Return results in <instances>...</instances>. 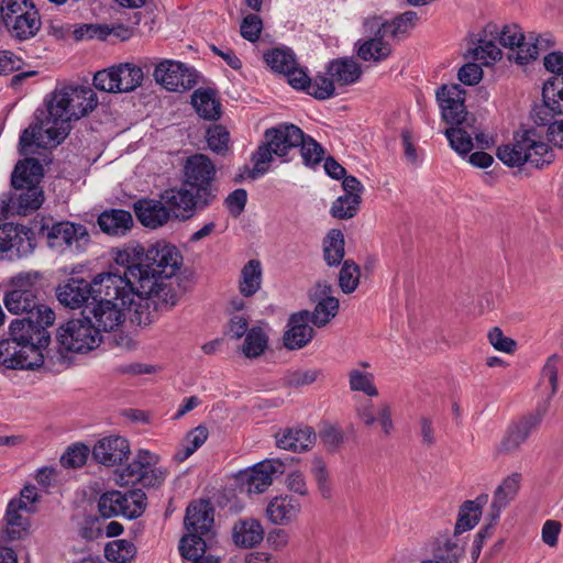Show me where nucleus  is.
Segmentation results:
<instances>
[{
    "label": "nucleus",
    "mask_w": 563,
    "mask_h": 563,
    "mask_svg": "<svg viewBox=\"0 0 563 563\" xmlns=\"http://www.w3.org/2000/svg\"><path fill=\"white\" fill-rule=\"evenodd\" d=\"M126 285L119 276L100 277L96 284L97 295L82 311L100 334L117 331L125 320V310L133 311V321L139 324H148L139 320L141 316L139 312L147 307L145 300L122 290Z\"/></svg>",
    "instance_id": "20e7f679"
},
{
    "label": "nucleus",
    "mask_w": 563,
    "mask_h": 563,
    "mask_svg": "<svg viewBox=\"0 0 563 563\" xmlns=\"http://www.w3.org/2000/svg\"><path fill=\"white\" fill-rule=\"evenodd\" d=\"M522 475L520 473H512L507 476L500 485L495 489L490 510L488 516L492 522H496L503 509H505L510 501H512L519 490Z\"/></svg>",
    "instance_id": "473e14b6"
},
{
    "label": "nucleus",
    "mask_w": 563,
    "mask_h": 563,
    "mask_svg": "<svg viewBox=\"0 0 563 563\" xmlns=\"http://www.w3.org/2000/svg\"><path fill=\"white\" fill-rule=\"evenodd\" d=\"M349 385L352 391H362L369 397L378 395V390L374 385V376L371 373L352 369L349 373Z\"/></svg>",
    "instance_id": "603ef678"
},
{
    "label": "nucleus",
    "mask_w": 563,
    "mask_h": 563,
    "mask_svg": "<svg viewBox=\"0 0 563 563\" xmlns=\"http://www.w3.org/2000/svg\"><path fill=\"white\" fill-rule=\"evenodd\" d=\"M284 473V463L278 459L265 460L241 476L242 485L246 490L255 494L265 492L272 484L276 474Z\"/></svg>",
    "instance_id": "393cba45"
},
{
    "label": "nucleus",
    "mask_w": 563,
    "mask_h": 563,
    "mask_svg": "<svg viewBox=\"0 0 563 563\" xmlns=\"http://www.w3.org/2000/svg\"><path fill=\"white\" fill-rule=\"evenodd\" d=\"M55 321L51 308L41 316H27L10 323L9 338L0 341V365L8 369H34L43 365L51 335L47 328Z\"/></svg>",
    "instance_id": "f03ea898"
},
{
    "label": "nucleus",
    "mask_w": 563,
    "mask_h": 563,
    "mask_svg": "<svg viewBox=\"0 0 563 563\" xmlns=\"http://www.w3.org/2000/svg\"><path fill=\"white\" fill-rule=\"evenodd\" d=\"M537 133L530 128V166L543 169L555 159V154L549 143L532 139Z\"/></svg>",
    "instance_id": "a18cd8bd"
},
{
    "label": "nucleus",
    "mask_w": 563,
    "mask_h": 563,
    "mask_svg": "<svg viewBox=\"0 0 563 563\" xmlns=\"http://www.w3.org/2000/svg\"><path fill=\"white\" fill-rule=\"evenodd\" d=\"M476 123L475 115L467 117L461 126L445 130L444 134L449 140L450 146L463 157L467 156L473 150V137L482 148H489L494 144L493 139L481 132Z\"/></svg>",
    "instance_id": "a211bd4d"
},
{
    "label": "nucleus",
    "mask_w": 563,
    "mask_h": 563,
    "mask_svg": "<svg viewBox=\"0 0 563 563\" xmlns=\"http://www.w3.org/2000/svg\"><path fill=\"white\" fill-rule=\"evenodd\" d=\"M129 454V442L122 437L103 438L92 449L93 459L106 466L121 465Z\"/></svg>",
    "instance_id": "c85d7f7f"
},
{
    "label": "nucleus",
    "mask_w": 563,
    "mask_h": 563,
    "mask_svg": "<svg viewBox=\"0 0 563 563\" xmlns=\"http://www.w3.org/2000/svg\"><path fill=\"white\" fill-rule=\"evenodd\" d=\"M342 187L345 194L333 201L330 213L336 219H351L360 208L363 185L356 177L346 176L342 181Z\"/></svg>",
    "instance_id": "bb28decb"
},
{
    "label": "nucleus",
    "mask_w": 563,
    "mask_h": 563,
    "mask_svg": "<svg viewBox=\"0 0 563 563\" xmlns=\"http://www.w3.org/2000/svg\"><path fill=\"white\" fill-rule=\"evenodd\" d=\"M34 246L32 233L25 227L13 223L0 225V258L27 256Z\"/></svg>",
    "instance_id": "4be33fe9"
},
{
    "label": "nucleus",
    "mask_w": 563,
    "mask_h": 563,
    "mask_svg": "<svg viewBox=\"0 0 563 563\" xmlns=\"http://www.w3.org/2000/svg\"><path fill=\"white\" fill-rule=\"evenodd\" d=\"M545 69L554 76L542 85V104L536 106V121L545 123L553 115H563V53L550 52L543 57Z\"/></svg>",
    "instance_id": "9b49d317"
},
{
    "label": "nucleus",
    "mask_w": 563,
    "mask_h": 563,
    "mask_svg": "<svg viewBox=\"0 0 563 563\" xmlns=\"http://www.w3.org/2000/svg\"><path fill=\"white\" fill-rule=\"evenodd\" d=\"M267 347V335L258 327H253L246 333L242 351L246 357H257Z\"/></svg>",
    "instance_id": "8fccbe9b"
},
{
    "label": "nucleus",
    "mask_w": 563,
    "mask_h": 563,
    "mask_svg": "<svg viewBox=\"0 0 563 563\" xmlns=\"http://www.w3.org/2000/svg\"><path fill=\"white\" fill-rule=\"evenodd\" d=\"M360 266L353 261L346 260L339 273V286L344 294L353 292L360 283Z\"/></svg>",
    "instance_id": "3c124183"
},
{
    "label": "nucleus",
    "mask_w": 563,
    "mask_h": 563,
    "mask_svg": "<svg viewBox=\"0 0 563 563\" xmlns=\"http://www.w3.org/2000/svg\"><path fill=\"white\" fill-rule=\"evenodd\" d=\"M42 275L38 272H21L11 277L10 289L5 292L3 303L14 314L41 316L48 308L40 303L38 294Z\"/></svg>",
    "instance_id": "9d476101"
},
{
    "label": "nucleus",
    "mask_w": 563,
    "mask_h": 563,
    "mask_svg": "<svg viewBox=\"0 0 563 563\" xmlns=\"http://www.w3.org/2000/svg\"><path fill=\"white\" fill-rule=\"evenodd\" d=\"M97 506L103 519L118 516L136 519L146 508V495L142 489H132L128 493L108 490L100 495Z\"/></svg>",
    "instance_id": "4468645a"
},
{
    "label": "nucleus",
    "mask_w": 563,
    "mask_h": 563,
    "mask_svg": "<svg viewBox=\"0 0 563 563\" xmlns=\"http://www.w3.org/2000/svg\"><path fill=\"white\" fill-rule=\"evenodd\" d=\"M216 174V166L208 156L191 155L184 164V186L165 190L162 199L179 212L176 213L177 219L188 220L216 201L218 194V187L214 185Z\"/></svg>",
    "instance_id": "7ed1b4c3"
},
{
    "label": "nucleus",
    "mask_w": 563,
    "mask_h": 563,
    "mask_svg": "<svg viewBox=\"0 0 563 563\" xmlns=\"http://www.w3.org/2000/svg\"><path fill=\"white\" fill-rule=\"evenodd\" d=\"M300 155L306 166H316L323 159V147L311 136L303 133V142L299 144Z\"/></svg>",
    "instance_id": "4d7b16f0"
},
{
    "label": "nucleus",
    "mask_w": 563,
    "mask_h": 563,
    "mask_svg": "<svg viewBox=\"0 0 563 563\" xmlns=\"http://www.w3.org/2000/svg\"><path fill=\"white\" fill-rule=\"evenodd\" d=\"M36 122L26 128L19 140V152L23 156L34 154L33 146L46 148L47 146H56L63 141H55L49 139L47 130L49 125H54L53 122L48 121V114L45 111H41L35 117Z\"/></svg>",
    "instance_id": "b1692460"
},
{
    "label": "nucleus",
    "mask_w": 563,
    "mask_h": 563,
    "mask_svg": "<svg viewBox=\"0 0 563 563\" xmlns=\"http://www.w3.org/2000/svg\"><path fill=\"white\" fill-rule=\"evenodd\" d=\"M197 113L207 120H218L221 115V104L212 89H198L191 97Z\"/></svg>",
    "instance_id": "ea45409f"
},
{
    "label": "nucleus",
    "mask_w": 563,
    "mask_h": 563,
    "mask_svg": "<svg viewBox=\"0 0 563 563\" xmlns=\"http://www.w3.org/2000/svg\"><path fill=\"white\" fill-rule=\"evenodd\" d=\"M263 539L264 528L257 519L242 518L232 527V540L239 548L252 549L260 544Z\"/></svg>",
    "instance_id": "72a5a7b5"
},
{
    "label": "nucleus",
    "mask_w": 563,
    "mask_h": 563,
    "mask_svg": "<svg viewBox=\"0 0 563 563\" xmlns=\"http://www.w3.org/2000/svg\"><path fill=\"white\" fill-rule=\"evenodd\" d=\"M318 369H297L288 372L284 377V384L290 388H298L314 383L319 376Z\"/></svg>",
    "instance_id": "e2e57ef3"
},
{
    "label": "nucleus",
    "mask_w": 563,
    "mask_h": 563,
    "mask_svg": "<svg viewBox=\"0 0 563 563\" xmlns=\"http://www.w3.org/2000/svg\"><path fill=\"white\" fill-rule=\"evenodd\" d=\"M339 310V300L335 297L322 298L318 301L314 310L310 313L313 325L324 327L333 319Z\"/></svg>",
    "instance_id": "de8ad7c7"
},
{
    "label": "nucleus",
    "mask_w": 563,
    "mask_h": 563,
    "mask_svg": "<svg viewBox=\"0 0 563 563\" xmlns=\"http://www.w3.org/2000/svg\"><path fill=\"white\" fill-rule=\"evenodd\" d=\"M499 40L500 45L514 49L520 47L525 41V34L517 24L505 25L499 30L497 24L489 23L478 38V44L467 51V56L483 65H489L501 58V51L496 45Z\"/></svg>",
    "instance_id": "f8f14e48"
},
{
    "label": "nucleus",
    "mask_w": 563,
    "mask_h": 563,
    "mask_svg": "<svg viewBox=\"0 0 563 563\" xmlns=\"http://www.w3.org/2000/svg\"><path fill=\"white\" fill-rule=\"evenodd\" d=\"M98 225L108 235L123 236L133 227V218L126 210L110 209L98 217Z\"/></svg>",
    "instance_id": "e433bc0d"
},
{
    "label": "nucleus",
    "mask_w": 563,
    "mask_h": 563,
    "mask_svg": "<svg viewBox=\"0 0 563 563\" xmlns=\"http://www.w3.org/2000/svg\"><path fill=\"white\" fill-rule=\"evenodd\" d=\"M344 236L340 230L332 229L323 241V258L329 266H338L344 257Z\"/></svg>",
    "instance_id": "c03bdc74"
},
{
    "label": "nucleus",
    "mask_w": 563,
    "mask_h": 563,
    "mask_svg": "<svg viewBox=\"0 0 563 563\" xmlns=\"http://www.w3.org/2000/svg\"><path fill=\"white\" fill-rule=\"evenodd\" d=\"M40 234L45 238L48 247L58 253L80 252L90 241L84 224L69 221L55 222L52 225L43 224Z\"/></svg>",
    "instance_id": "2eb2a0df"
},
{
    "label": "nucleus",
    "mask_w": 563,
    "mask_h": 563,
    "mask_svg": "<svg viewBox=\"0 0 563 563\" xmlns=\"http://www.w3.org/2000/svg\"><path fill=\"white\" fill-rule=\"evenodd\" d=\"M307 93L316 99L327 100L334 95V80L332 77L318 75L312 80L310 79Z\"/></svg>",
    "instance_id": "13d9d810"
},
{
    "label": "nucleus",
    "mask_w": 563,
    "mask_h": 563,
    "mask_svg": "<svg viewBox=\"0 0 563 563\" xmlns=\"http://www.w3.org/2000/svg\"><path fill=\"white\" fill-rule=\"evenodd\" d=\"M528 435V426L526 423L510 427L500 442L495 446L494 456L510 455L515 453Z\"/></svg>",
    "instance_id": "79ce46f5"
},
{
    "label": "nucleus",
    "mask_w": 563,
    "mask_h": 563,
    "mask_svg": "<svg viewBox=\"0 0 563 563\" xmlns=\"http://www.w3.org/2000/svg\"><path fill=\"white\" fill-rule=\"evenodd\" d=\"M44 177V168L37 158L20 159L11 174V186L15 190L41 188L38 185Z\"/></svg>",
    "instance_id": "2f4dec72"
},
{
    "label": "nucleus",
    "mask_w": 563,
    "mask_h": 563,
    "mask_svg": "<svg viewBox=\"0 0 563 563\" xmlns=\"http://www.w3.org/2000/svg\"><path fill=\"white\" fill-rule=\"evenodd\" d=\"M141 273V295H144L145 310L140 311V322L152 323L158 311L168 310L178 302L173 277L183 263L176 246L156 242L144 253Z\"/></svg>",
    "instance_id": "f257e3e1"
},
{
    "label": "nucleus",
    "mask_w": 563,
    "mask_h": 563,
    "mask_svg": "<svg viewBox=\"0 0 563 563\" xmlns=\"http://www.w3.org/2000/svg\"><path fill=\"white\" fill-rule=\"evenodd\" d=\"M554 115L545 123H538L536 121V107L530 113V119L536 126L544 129L548 141L555 147L563 150V120L552 122Z\"/></svg>",
    "instance_id": "bf43d9fd"
},
{
    "label": "nucleus",
    "mask_w": 563,
    "mask_h": 563,
    "mask_svg": "<svg viewBox=\"0 0 563 563\" xmlns=\"http://www.w3.org/2000/svg\"><path fill=\"white\" fill-rule=\"evenodd\" d=\"M7 528L3 532L8 541L21 540L29 530V519L20 514L5 512Z\"/></svg>",
    "instance_id": "5fc2aeb1"
},
{
    "label": "nucleus",
    "mask_w": 563,
    "mask_h": 563,
    "mask_svg": "<svg viewBox=\"0 0 563 563\" xmlns=\"http://www.w3.org/2000/svg\"><path fill=\"white\" fill-rule=\"evenodd\" d=\"M365 32L368 36L355 43L356 56L364 62L379 63L391 54V46L386 41L389 32L384 27L380 16L367 18L364 21Z\"/></svg>",
    "instance_id": "dca6fc26"
},
{
    "label": "nucleus",
    "mask_w": 563,
    "mask_h": 563,
    "mask_svg": "<svg viewBox=\"0 0 563 563\" xmlns=\"http://www.w3.org/2000/svg\"><path fill=\"white\" fill-rule=\"evenodd\" d=\"M560 357L552 354L548 357L541 369L540 379L536 389L540 391L541 398L537 401L533 415H530V429L540 426L549 411L551 400L558 391V372Z\"/></svg>",
    "instance_id": "f3484780"
},
{
    "label": "nucleus",
    "mask_w": 563,
    "mask_h": 563,
    "mask_svg": "<svg viewBox=\"0 0 563 563\" xmlns=\"http://www.w3.org/2000/svg\"><path fill=\"white\" fill-rule=\"evenodd\" d=\"M118 92H130L141 86L144 73L141 67L125 63L114 66Z\"/></svg>",
    "instance_id": "a19ab883"
},
{
    "label": "nucleus",
    "mask_w": 563,
    "mask_h": 563,
    "mask_svg": "<svg viewBox=\"0 0 563 563\" xmlns=\"http://www.w3.org/2000/svg\"><path fill=\"white\" fill-rule=\"evenodd\" d=\"M312 476L317 483L318 489L321 496L325 499L331 497V486L329 483V474L324 463L320 460H316L311 468Z\"/></svg>",
    "instance_id": "774afa93"
},
{
    "label": "nucleus",
    "mask_w": 563,
    "mask_h": 563,
    "mask_svg": "<svg viewBox=\"0 0 563 563\" xmlns=\"http://www.w3.org/2000/svg\"><path fill=\"white\" fill-rule=\"evenodd\" d=\"M300 501L291 495L283 494L272 498L266 506L267 519L276 526H288L301 514Z\"/></svg>",
    "instance_id": "c756f323"
},
{
    "label": "nucleus",
    "mask_w": 563,
    "mask_h": 563,
    "mask_svg": "<svg viewBox=\"0 0 563 563\" xmlns=\"http://www.w3.org/2000/svg\"><path fill=\"white\" fill-rule=\"evenodd\" d=\"M497 157L507 166H522L528 161V129L521 128L512 143L498 147Z\"/></svg>",
    "instance_id": "c9c22d12"
},
{
    "label": "nucleus",
    "mask_w": 563,
    "mask_h": 563,
    "mask_svg": "<svg viewBox=\"0 0 563 563\" xmlns=\"http://www.w3.org/2000/svg\"><path fill=\"white\" fill-rule=\"evenodd\" d=\"M309 322H311V319L308 310H301L289 317L288 330L283 338L287 349H301L312 340L314 331Z\"/></svg>",
    "instance_id": "7c9ffc66"
},
{
    "label": "nucleus",
    "mask_w": 563,
    "mask_h": 563,
    "mask_svg": "<svg viewBox=\"0 0 563 563\" xmlns=\"http://www.w3.org/2000/svg\"><path fill=\"white\" fill-rule=\"evenodd\" d=\"M134 212L137 220L146 228L156 229L166 224L172 212L176 217L179 213L161 200L142 199L134 203Z\"/></svg>",
    "instance_id": "cd10ccee"
},
{
    "label": "nucleus",
    "mask_w": 563,
    "mask_h": 563,
    "mask_svg": "<svg viewBox=\"0 0 563 563\" xmlns=\"http://www.w3.org/2000/svg\"><path fill=\"white\" fill-rule=\"evenodd\" d=\"M465 554V540L456 532H439L433 542L432 558L429 563H460Z\"/></svg>",
    "instance_id": "a878e982"
},
{
    "label": "nucleus",
    "mask_w": 563,
    "mask_h": 563,
    "mask_svg": "<svg viewBox=\"0 0 563 563\" xmlns=\"http://www.w3.org/2000/svg\"><path fill=\"white\" fill-rule=\"evenodd\" d=\"M81 318L71 319L60 327L56 336V347L46 351V358L53 365H68L69 353H86L101 343L102 334L81 311Z\"/></svg>",
    "instance_id": "423d86ee"
},
{
    "label": "nucleus",
    "mask_w": 563,
    "mask_h": 563,
    "mask_svg": "<svg viewBox=\"0 0 563 563\" xmlns=\"http://www.w3.org/2000/svg\"><path fill=\"white\" fill-rule=\"evenodd\" d=\"M98 104V97L92 88L86 86H63L56 88L46 99V113L51 140L64 141L69 134L70 122L77 121L92 112Z\"/></svg>",
    "instance_id": "39448f33"
},
{
    "label": "nucleus",
    "mask_w": 563,
    "mask_h": 563,
    "mask_svg": "<svg viewBox=\"0 0 563 563\" xmlns=\"http://www.w3.org/2000/svg\"><path fill=\"white\" fill-rule=\"evenodd\" d=\"M89 449L85 444L77 443L69 446L60 457V463L65 467L76 468L86 463Z\"/></svg>",
    "instance_id": "052dcab7"
},
{
    "label": "nucleus",
    "mask_w": 563,
    "mask_h": 563,
    "mask_svg": "<svg viewBox=\"0 0 563 563\" xmlns=\"http://www.w3.org/2000/svg\"><path fill=\"white\" fill-rule=\"evenodd\" d=\"M435 97L442 119L451 124V128L461 126L467 117L474 115L465 110V90L459 84L442 85L438 88Z\"/></svg>",
    "instance_id": "aec40b11"
},
{
    "label": "nucleus",
    "mask_w": 563,
    "mask_h": 563,
    "mask_svg": "<svg viewBox=\"0 0 563 563\" xmlns=\"http://www.w3.org/2000/svg\"><path fill=\"white\" fill-rule=\"evenodd\" d=\"M135 553V545L124 539L111 541L104 548V558L109 562L126 563L134 558Z\"/></svg>",
    "instance_id": "49530a36"
},
{
    "label": "nucleus",
    "mask_w": 563,
    "mask_h": 563,
    "mask_svg": "<svg viewBox=\"0 0 563 563\" xmlns=\"http://www.w3.org/2000/svg\"><path fill=\"white\" fill-rule=\"evenodd\" d=\"M488 341L497 351L512 354L517 349V342L509 336H506L500 328L495 327L488 332Z\"/></svg>",
    "instance_id": "0e129e2a"
},
{
    "label": "nucleus",
    "mask_w": 563,
    "mask_h": 563,
    "mask_svg": "<svg viewBox=\"0 0 563 563\" xmlns=\"http://www.w3.org/2000/svg\"><path fill=\"white\" fill-rule=\"evenodd\" d=\"M184 525L188 534L183 537L179 543L181 556L192 563H219V559L205 555L207 542L203 537L210 532L213 525V508L210 503L200 500L190 504Z\"/></svg>",
    "instance_id": "0eeeda50"
},
{
    "label": "nucleus",
    "mask_w": 563,
    "mask_h": 563,
    "mask_svg": "<svg viewBox=\"0 0 563 563\" xmlns=\"http://www.w3.org/2000/svg\"><path fill=\"white\" fill-rule=\"evenodd\" d=\"M155 81L169 91H185L196 85L195 71L185 64L165 59L154 69Z\"/></svg>",
    "instance_id": "412c9836"
},
{
    "label": "nucleus",
    "mask_w": 563,
    "mask_h": 563,
    "mask_svg": "<svg viewBox=\"0 0 563 563\" xmlns=\"http://www.w3.org/2000/svg\"><path fill=\"white\" fill-rule=\"evenodd\" d=\"M262 265L257 260L249 261L241 271L240 292L251 297L261 288Z\"/></svg>",
    "instance_id": "37998d69"
},
{
    "label": "nucleus",
    "mask_w": 563,
    "mask_h": 563,
    "mask_svg": "<svg viewBox=\"0 0 563 563\" xmlns=\"http://www.w3.org/2000/svg\"><path fill=\"white\" fill-rule=\"evenodd\" d=\"M488 501V495H479L475 500H466L459 510L454 532L462 536L463 532L473 529L482 515L484 505Z\"/></svg>",
    "instance_id": "4c0bfd02"
},
{
    "label": "nucleus",
    "mask_w": 563,
    "mask_h": 563,
    "mask_svg": "<svg viewBox=\"0 0 563 563\" xmlns=\"http://www.w3.org/2000/svg\"><path fill=\"white\" fill-rule=\"evenodd\" d=\"M262 29V20L256 14L246 15L240 27L242 37L250 42H256L260 38Z\"/></svg>",
    "instance_id": "69168bd1"
},
{
    "label": "nucleus",
    "mask_w": 563,
    "mask_h": 563,
    "mask_svg": "<svg viewBox=\"0 0 563 563\" xmlns=\"http://www.w3.org/2000/svg\"><path fill=\"white\" fill-rule=\"evenodd\" d=\"M114 261L117 266L99 276H119L128 284L122 290L136 295L137 299L145 300L144 295H141V273H143L144 261L137 262L135 250L119 251Z\"/></svg>",
    "instance_id": "6ab92c4d"
},
{
    "label": "nucleus",
    "mask_w": 563,
    "mask_h": 563,
    "mask_svg": "<svg viewBox=\"0 0 563 563\" xmlns=\"http://www.w3.org/2000/svg\"><path fill=\"white\" fill-rule=\"evenodd\" d=\"M44 196L41 188H29L23 189L18 197L16 212L19 214H27L29 212L36 210L43 203Z\"/></svg>",
    "instance_id": "864d4df0"
},
{
    "label": "nucleus",
    "mask_w": 563,
    "mask_h": 563,
    "mask_svg": "<svg viewBox=\"0 0 563 563\" xmlns=\"http://www.w3.org/2000/svg\"><path fill=\"white\" fill-rule=\"evenodd\" d=\"M316 433L311 427L288 428L276 435L277 446L283 450L302 452L312 448Z\"/></svg>",
    "instance_id": "f704fd0d"
},
{
    "label": "nucleus",
    "mask_w": 563,
    "mask_h": 563,
    "mask_svg": "<svg viewBox=\"0 0 563 563\" xmlns=\"http://www.w3.org/2000/svg\"><path fill=\"white\" fill-rule=\"evenodd\" d=\"M265 62L275 71L286 75L296 65L292 52L288 48H274L264 56Z\"/></svg>",
    "instance_id": "09e8293b"
},
{
    "label": "nucleus",
    "mask_w": 563,
    "mask_h": 563,
    "mask_svg": "<svg viewBox=\"0 0 563 563\" xmlns=\"http://www.w3.org/2000/svg\"><path fill=\"white\" fill-rule=\"evenodd\" d=\"M0 20L15 42L30 41L42 29L40 12L32 0H2Z\"/></svg>",
    "instance_id": "1a4fd4ad"
},
{
    "label": "nucleus",
    "mask_w": 563,
    "mask_h": 563,
    "mask_svg": "<svg viewBox=\"0 0 563 563\" xmlns=\"http://www.w3.org/2000/svg\"><path fill=\"white\" fill-rule=\"evenodd\" d=\"M104 520L102 517H98L96 515H86L78 523V533L79 536L87 540L93 541L103 536V523Z\"/></svg>",
    "instance_id": "6e6d98bb"
},
{
    "label": "nucleus",
    "mask_w": 563,
    "mask_h": 563,
    "mask_svg": "<svg viewBox=\"0 0 563 563\" xmlns=\"http://www.w3.org/2000/svg\"><path fill=\"white\" fill-rule=\"evenodd\" d=\"M158 456L140 450L133 461L115 472L114 482L119 486L142 484L144 487L159 486L166 478L165 468L157 466Z\"/></svg>",
    "instance_id": "ddd939ff"
},
{
    "label": "nucleus",
    "mask_w": 563,
    "mask_h": 563,
    "mask_svg": "<svg viewBox=\"0 0 563 563\" xmlns=\"http://www.w3.org/2000/svg\"><path fill=\"white\" fill-rule=\"evenodd\" d=\"M320 439L328 451L334 452L343 443V432L331 424H324L320 430Z\"/></svg>",
    "instance_id": "338daca9"
},
{
    "label": "nucleus",
    "mask_w": 563,
    "mask_h": 563,
    "mask_svg": "<svg viewBox=\"0 0 563 563\" xmlns=\"http://www.w3.org/2000/svg\"><path fill=\"white\" fill-rule=\"evenodd\" d=\"M229 141L230 134L224 126L216 125L208 129L207 142L211 151L218 154H223L228 151Z\"/></svg>",
    "instance_id": "680f3d73"
},
{
    "label": "nucleus",
    "mask_w": 563,
    "mask_h": 563,
    "mask_svg": "<svg viewBox=\"0 0 563 563\" xmlns=\"http://www.w3.org/2000/svg\"><path fill=\"white\" fill-rule=\"evenodd\" d=\"M327 73L338 85L347 86L361 78L362 69L355 60L345 57L330 62Z\"/></svg>",
    "instance_id": "58836bf2"
},
{
    "label": "nucleus",
    "mask_w": 563,
    "mask_h": 563,
    "mask_svg": "<svg viewBox=\"0 0 563 563\" xmlns=\"http://www.w3.org/2000/svg\"><path fill=\"white\" fill-rule=\"evenodd\" d=\"M100 276L97 275L91 283L82 278H70L65 284L56 288V296L58 301L70 309L80 308L82 305H88L92 301Z\"/></svg>",
    "instance_id": "5701e85b"
},
{
    "label": "nucleus",
    "mask_w": 563,
    "mask_h": 563,
    "mask_svg": "<svg viewBox=\"0 0 563 563\" xmlns=\"http://www.w3.org/2000/svg\"><path fill=\"white\" fill-rule=\"evenodd\" d=\"M264 139L265 142L252 155L254 166L250 177L253 179L267 173L273 155L283 158L284 162L290 161L289 153L303 142V131L292 123H280L267 129Z\"/></svg>",
    "instance_id": "6e6552de"
}]
</instances>
